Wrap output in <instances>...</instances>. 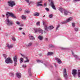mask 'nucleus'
Instances as JSON below:
<instances>
[{
  "label": "nucleus",
  "instance_id": "46",
  "mask_svg": "<svg viewBox=\"0 0 80 80\" xmlns=\"http://www.w3.org/2000/svg\"><path fill=\"white\" fill-rule=\"evenodd\" d=\"M43 25H44L45 23V22H43Z\"/></svg>",
  "mask_w": 80,
  "mask_h": 80
},
{
  "label": "nucleus",
  "instance_id": "19",
  "mask_svg": "<svg viewBox=\"0 0 80 80\" xmlns=\"http://www.w3.org/2000/svg\"><path fill=\"white\" fill-rule=\"evenodd\" d=\"M30 40H35V38H34V37L33 36H30Z\"/></svg>",
  "mask_w": 80,
  "mask_h": 80
},
{
  "label": "nucleus",
  "instance_id": "42",
  "mask_svg": "<svg viewBox=\"0 0 80 80\" xmlns=\"http://www.w3.org/2000/svg\"><path fill=\"white\" fill-rule=\"evenodd\" d=\"M74 57H76V58H77V57H78V56H77V55H74Z\"/></svg>",
  "mask_w": 80,
  "mask_h": 80
},
{
  "label": "nucleus",
  "instance_id": "22",
  "mask_svg": "<svg viewBox=\"0 0 80 80\" xmlns=\"http://www.w3.org/2000/svg\"><path fill=\"white\" fill-rule=\"evenodd\" d=\"M54 28L53 27V26H49L48 28V29H49V30H52V28Z\"/></svg>",
  "mask_w": 80,
  "mask_h": 80
},
{
  "label": "nucleus",
  "instance_id": "44",
  "mask_svg": "<svg viewBox=\"0 0 80 80\" xmlns=\"http://www.w3.org/2000/svg\"><path fill=\"white\" fill-rule=\"evenodd\" d=\"M53 47V46L52 45H50L49 47Z\"/></svg>",
  "mask_w": 80,
  "mask_h": 80
},
{
  "label": "nucleus",
  "instance_id": "6",
  "mask_svg": "<svg viewBox=\"0 0 80 80\" xmlns=\"http://www.w3.org/2000/svg\"><path fill=\"white\" fill-rule=\"evenodd\" d=\"M63 76L64 77L65 79L67 78V70L65 68L64 69L63 71Z\"/></svg>",
  "mask_w": 80,
  "mask_h": 80
},
{
  "label": "nucleus",
  "instance_id": "21",
  "mask_svg": "<svg viewBox=\"0 0 80 80\" xmlns=\"http://www.w3.org/2000/svg\"><path fill=\"white\" fill-rule=\"evenodd\" d=\"M59 10L61 13H63V9L62 8H59Z\"/></svg>",
  "mask_w": 80,
  "mask_h": 80
},
{
  "label": "nucleus",
  "instance_id": "12",
  "mask_svg": "<svg viewBox=\"0 0 80 80\" xmlns=\"http://www.w3.org/2000/svg\"><path fill=\"white\" fill-rule=\"evenodd\" d=\"M56 60H57V62L58 63H59V64L60 63H62V61H61L60 59H59L57 58H56Z\"/></svg>",
  "mask_w": 80,
  "mask_h": 80
},
{
  "label": "nucleus",
  "instance_id": "54",
  "mask_svg": "<svg viewBox=\"0 0 80 80\" xmlns=\"http://www.w3.org/2000/svg\"><path fill=\"white\" fill-rule=\"evenodd\" d=\"M45 17V15H44L43 16V17L44 18V17Z\"/></svg>",
  "mask_w": 80,
  "mask_h": 80
},
{
  "label": "nucleus",
  "instance_id": "4",
  "mask_svg": "<svg viewBox=\"0 0 80 80\" xmlns=\"http://www.w3.org/2000/svg\"><path fill=\"white\" fill-rule=\"evenodd\" d=\"M34 30L35 31V33H37V32H39V33H40L43 34V30L42 29H39L37 28H34Z\"/></svg>",
  "mask_w": 80,
  "mask_h": 80
},
{
  "label": "nucleus",
  "instance_id": "38",
  "mask_svg": "<svg viewBox=\"0 0 80 80\" xmlns=\"http://www.w3.org/2000/svg\"><path fill=\"white\" fill-rule=\"evenodd\" d=\"M45 10H46L47 11H49V9L47 8H45Z\"/></svg>",
  "mask_w": 80,
  "mask_h": 80
},
{
  "label": "nucleus",
  "instance_id": "31",
  "mask_svg": "<svg viewBox=\"0 0 80 80\" xmlns=\"http://www.w3.org/2000/svg\"><path fill=\"white\" fill-rule=\"evenodd\" d=\"M3 57H4V58L6 59L7 58V55H6V54H3Z\"/></svg>",
  "mask_w": 80,
  "mask_h": 80
},
{
  "label": "nucleus",
  "instance_id": "26",
  "mask_svg": "<svg viewBox=\"0 0 80 80\" xmlns=\"http://www.w3.org/2000/svg\"><path fill=\"white\" fill-rule=\"evenodd\" d=\"M20 63H22L23 62V58H20Z\"/></svg>",
  "mask_w": 80,
  "mask_h": 80
},
{
  "label": "nucleus",
  "instance_id": "35",
  "mask_svg": "<svg viewBox=\"0 0 80 80\" xmlns=\"http://www.w3.org/2000/svg\"><path fill=\"white\" fill-rule=\"evenodd\" d=\"M12 40H13V41H15L16 40V39H15V38H12Z\"/></svg>",
  "mask_w": 80,
  "mask_h": 80
},
{
  "label": "nucleus",
  "instance_id": "1",
  "mask_svg": "<svg viewBox=\"0 0 80 80\" xmlns=\"http://www.w3.org/2000/svg\"><path fill=\"white\" fill-rule=\"evenodd\" d=\"M6 16L7 18H8L10 16L12 17V18H16V17L13 15V14L12 13H10L9 12H7L6 13Z\"/></svg>",
  "mask_w": 80,
  "mask_h": 80
},
{
  "label": "nucleus",
  "instance_id": "28",
  "mask_svg": "<svg viewBox=\"0 0 80 80\" xmlns=\"http://www.w3.org/2000/svg\"><path fill=\"white\" fill-rule=\"evenodd\" d=\"M22 18L23 20H25V19H26V17L24 15L22 16Z\"/></svg>",
  "mask_w": 80,
  "mask_h": 80
},
{
  "label": "nucleus",
  "instance_id": "56",
  "mask_svg": "<svg viewBox=\"0 0 80 80\" xmlns=\"http://www.w3.org/2000/svg\"><path fill=\"white\" fill-rule=\"evenodd\" d=\"M70 13H71V14H72V12H69Z\"/></svg>",
  "mask_w": 80,
  "mask_h": 80
},
{
  "label": "nucleus",
  "instance_id": "32",
  "mask_svg": "<svg viewBox=\"0 0 80 80\" xmlns=\"http://www.w3.org/2000/svg\"><path fill=\"white\" fill-rule=\"evenodd\" d=\"M25 13H30V11L28 10L27 11H25Z\"/></svg>",
  "mask_w": 80,
  "mask_h": 80
},
{
  "label": "nucleus",
  "instance_id": "9",
  "mask_svg": "<svg viewBox=\"0 0 80 80\" xmlns=\"http://www.w3.org/2000/svg\"><path fill=\"white\" fill-rule=\"evenodd\" d=\"M50 4L53 9H54V10H57L55 8V5H54V2H53V1H51Z\"/></svg>",
  "mask_w": 80,
  "mask_h": 80
},
{
  "label": "nucleus",
  "instance_id": "20",
  "mask_svg": "<svg viewBox=\"0 0 80 80\" xmlns=\"http://www.w3.org/2000/svg\"><path fill=\"white\" fill-rule=\"evenodd\" d=\"M48 28L47 27V25H44V29L46 30V31H48Z\"/></svg>",
  "mask_w": 80,
  "mask_h": 80
},
{
  "label": "nucleus",
  "instance_id": "59",
  "mask_svg": "<svg viewBox=\"0 0 80 80\" xmlns=\"http://www.w3.org/2000/svg\"><path fill=\"white\" fill-rule=\"evenodd\" d=\"M21 55H22V56H23V55H22V54H21Z\"/></svg>",
  "mask_w": 80,
  "mask_h": 80
},
{
  "label": "nucleus",
  "instance_id": "3",
  "mask_svg": "<svg viewBox=\"0 0 80 80\" xmlns=\"http://www.w3.org/2000/svg\"><path fill=\"white\" fill-rule=\"evenodd\" d=\"M5 62L7 64L8 63H12L13 61L12 60V59L10 58H8L6 59L5 60Z\"/></svg>",
  "mask_w": 80,
  "mask_h": 80
},
{
  "label": "nucleus",
  "instance_id": "39",
  "mask_svg": "<svg viewBox=\"0 0 80 80\" xmlns=\"http://www.w3.org/2000/svg\"><path fill=\"white\" fill-rule=\"evenodd\" d=\"M80 0H73V2H78V1H80Z\"/></svg>",
  "mask_w": 80,
  "mask_h": 80
},
{
  "label": "nucleus",
  "instance_id": "51",
  "mask_svg": "<svg viewBox=\"0 0 80 80\" xmlns=\"http://www.w3.org/2000/svg\"><path fill=\"white\" fill-rule=\"evenodd\" d=\"M61 80V79L60 78L58 79V80Z\"/></svg>",
  "mask_w": 80,
  "mask_h": 80
},
{
  "label": "nucleus",
  "instance_id": "18",
  "mask_svg": "<svg viewBox=\"0 0 80 80\" xmlns=\"http://www.w3.org/2000/svg\"><path fill=\"white\" fill-rule=\"evenodd\" d=\"M38 38L40 39V40H43V36L39 35L38 37Z\"/></svg>",
  "mask_w": 80,
  "mask_h": 80
},
{
  "label": "nucleus",
  "instance_id": "11",
  "mask_svg": "<svg viewBox=\"0 0 80 80\" xmlns=\"http://www.w3.org/2000/svg\"><path fill=\"white\" fill-rule=\"evenodd\" d=\"M64 13L65 15H68V12L67 10L64 9Z\"/></svg>",
  "mask_w": 80,
  "mask_h": 80
},
{
  "label": "nucleus",
  "instance_id": "24",
  "mask_svg": "<svg viewBox=\"0 0 80 80\" xmlns=\"http://www.w3.org/2000/svg\"><path fill=\"white\" fill-rule=\"evenodd\" d=\"M40 21H38L36 23V25H37V26H40Z\"/></svg>",
  "mask_w": 80,
  "mask_h": 80
},
{
  "label": "nucleus",
  "instance_id": "16",
  "mask_svg": "<svg viewBox=\"0 0 80 80\" xmlns=\"http://www.w3.org/2000/svg\"><path fill=\"white\" fill-rule=\"evenodd\" d=\"M33 43L32 42L28 43V44L26 45L27 47H31Z\"/></svg>",
  "mask_w": 80,
  "mask_h": 80
},
{
  "label": "nucleus",
  "instance_id": "15",
  "mask_svg": "<svg viewBox=\"0 0 80 80\" xmlns=\"http://www.w3.org/2000/svg\"><path fill=\"white\" fill-rule=\"evenodd\" d=\"M16 76L18 78H20L21 77V74L17 73H16Z\"/></svg>",
  "mask_w": 80,
  "mask_h": 80
},
{
  "label": "nucleus",
  "instance_id": "47",
  "mask_svg": "<svg viewBox=\"0 0 80 80\" xmlns=\"http://www.w3.org/2000/svg\"><path fill=\"white\" fill-rule=\"evenodd\" d=\"M19 30H22V28H19Z\"/></svg>",
  "mask_w": 80,
  "mask_h": 80
},
{
  "label": "nucleus",
  "instance_id": "33",
  "mask_svg": "<svg viewBox=\"0 0 80 80\" xmlns=\"http://www.w3.org/2000/svg\"><path fill=\"white\" fill-rule=\"evenodd\" d=\"M60 27V25L58 24L57 25V27L56 28V30H58V28Z\"/></svg>",
  "mask_w": 80,
  "mask_h": 80
},
{
  "label": "nucleus",
  "instance_id": "7",
  "mask_svg": "<svg viewBox=\"0 0 80 80\" xmlns=\"http://www.w3.org/2000/svg\"><path fill=\"white\" fill-rule=\"evenodd\" d=\"M7 20L8 22L7 24L8 25H12L13 24V22L12 21L8 19H7Z\"/></svg>",
  "mask_w": 80,
  "mask_h": 80
},
{
  "label": "nucleus",
  "instance_id": "49",
  "mask_svg": "<svg viewBox=\"0 0 80 80\" xmlns=\"http://www.w3.org/2000/svg\"><path fill=\"white\" fill-rule=\"evenodd\" d=\"M44 5L45 6H46V3H44Z\"/></svg>",
  "mask_w": 80,
  "mask_h": 80
},
{
  "label": "nucleus",
  "instance_id": "10",
  "mask_svg": "<svg viewBox=\"0 0 80 80\" xmlns=\"http://www.w3.org/2000/svg\"><path fill=\"white\" fill-rule=\"evenodd\" d=\"M77 70H75L74 69H73L72 70V74L73 76V77H75V76L76 75H77Z\"/></svg>",
  "mask_w": 80,
  "mask_h": 80
},
{
  "label": "nucleus",
  "instance_id": "61",
  "mask_svg": "<svg viewBox=\"0 0 80 80\" xmlns=\"http://www.w3.org/2000/svg\"><path fill=\"white\" fill-rule=\"evenodd\" d=\"M0 30H1V29H0Z\"/></svg>",
  "mask_w": 80,
  "mask_h": 80
},
{
  "label": "nucleus",
  "instance_id": "27",
  "mask_svg": "<svg viewBox=\"0 0 80 80\" xmlns=\"http://www.w3.org/2000/svg\"><path fill=\"white\" fill-rule=\"evenodd\" d=\"M53 53L52 52H49L48 53V55H53Z\"/></svg>",
  "mask_w": 80,
  "mask_h": 80
},
{
  "label": "nucleus",
  "instance_id": "30",
  "mask_svg": "<svg viewBox=\"0 0 80 80\" xmlns=\"http://www.w3.org/2000/svg\"><path fill=\"white\" fill-rule=\"evenodd\" d=\"M37 62H41V63H43V61L41 60H37Z\"/></svg>",
  "mask_w": 80,
  "mask_h": 80
},
{
  "label": "nucleus",
  "instance_id": "53",
  "mask_svg": "<svg viewBox=\"0 0 80 80\" xmlns=\"http://www.w3.org/2000/svg\"><path fill=\"white\" fill-rule=\"evenodd\" d=\"M2 17H5V15H2Z\"/></svg>",
  "mask_w": 80,
  "mask_h": 80
},
{
  "label": "nucleus",
  "instance_id": "5",
  "mask_svg": "<svg viewBox=\"0 0 80 80\" xmlns=\"http://www.w3.org/2000/svg\"><path fill=\"white\" fill-rule=\"evenodd\" d=\"M73 20V18L72 17H70L68 18V19L66 21V22H62V24H64L67 23V22H69L70 21H72Z\"/></svg>",
  "mask_w": 80,
  "mask_h": 80
},
{
  "label": "nucleus",
  "instance_id": "55",
  "mask_svg": "<svg viewBox=\"0 0 80 80\" xmlns=\"http://www.w3.org/2000/svg\"><path fill=\"white\" fill-rule=\"evenodd\" d=\"M72 55H74V53H73V52H72Z\"/></svg>",
  "mask_w": 80,
  "mask_h": 80
},
{
  "label": "nucleus",
  "instance_id": "50",
  "mask_svg": "<svg viewBox=\"0 0 80 80\" xmlns=\"http://www.w3.org/2000/svg\"><path fill=\"white\" fill-rule=\"evenodd\" d=\"M12 75V76H13V73H11Z\"/></svg>",
  "mask_w": 80,
  "mask_h": 80
},
{
  "label": "nucleus",
  "instance_id": "41",
  "mask_svg": "<svg viewBox=\"0 0 80 80\" xmlns=\"http://www.w3.org/2000/svg\"><path fill=\"white\" fill-rule=\"evenodd\" d=\"M75 31H76V32H77V31H78V29L77 28H75Z\"/></svg>",
  "mask_w": 80,
  "mask_h": 80
},
{
  "label": "nucleus",
  "instance_id": "48",
  "mask_svg": "<svg viewBox=\"0 0 80 80\" xmlns=\"http://www.w3.org/2000/svg\"><path fill=\"white\" fill-rule=\"evenodd\" d=\"M45 40H48V38H46V39H45Z\"/></svg>",
  "mask_w": 80,
  "mask_h": 80
},
{
  "label": "nucleus",
  "instance_id": "37",
  "mask_svg": "<svg viewBox=\"0 0 80 80\" xmlns=\"http://www.w3.org/2000/svg\"><path fill=\"white\" fill-rule=\"evenodd\" d=\"M75 23H72V27H75Z\"/></svg>",
  "mask_w": 80,
  "mask_h": 80
},
{
  "label": "nucleus",
  "instance_id": "45",
  "mask_svg": "<svg viewBox=\"0 0 80 80\" xmlns=\"http://www.w3.org/2000/svg\"><path fill=\"white\" fill-rule=\"evenodd\" d=\"M23 35H25V33L24 32H22Z\"/></svg>",
  "mask_w": 80,
  "mask_h": 80
},
{
  "label": "nucleus",
  "instance_id": "29",
  "mask_svg": "<svg viewBox=\"0 0 80 80\" xmlns=\"http://www.w3.org/2000/svg\"><path fill=\"white\" fill-rule=\"evenodd\" d=\"M39 13L36 12L35 14L34 15V16H39Z\"/></svg>",
  "mask_w": 80,
  "mask_h": 80
},
{
  "label": "nucleus",
  "instance_id": "2",
  "mask_svg": "<svg viewBox=\"0 0 80 80\" xmlns=\"http://www.w3.org/2000/svg\"><path fill=\"white\" fill-rule=\"evenodd\" d=\"M8 6L11 7H13L15 5V2L14 1H10L8 2Z\"/></svg>",
  "mask_w": 80,
  "mask_h": 80
},
{
  "label": "nucleus",
  "instance_id": "58",
  "mask_svg": "<svg viewBox=\"0 0 80 80\" xmlns=\"http://www.w3.org/2000/svg\"><path fill=\"white\" fill-rule=\"evenodd\" d=\"M21 55H22V56H23V55H22V54H21Z\"/></svg>",
  "mask_w": 80,
  "mask_h": 80
},
{
  "label": "nucleus",
  "instance_id": "34",
  "mask_svg": "<svg viewBox=\"0 0 80 80\" xmlns=\"http://www.w3.org/2000/svg\"><path fill=\"white\" fill-rule=\"evenodd\" d=\"M22 67H23V68H25V67H27V65H26V64L22 65Z\"/></svg>",
  "mask_w": 80,
  "mask_h": 80
},
{
  "label": "nucleus",
  "instance_id": "36",
  "mask_svg": "<svg viewBox=\"0 0 80 80\" xmlns=\"http://www.w3.org/2000/svg\"><path fill=\"white\" fill-rule=\"evenodd\" d=\"M53 17V15L52 14H51L49 15V18H52V17Z\"/></svg>",
  "mask_w": 80,
  "mask_h": 80
},
{
  "label": "nucleus",
  "instance_id": "52",
  "mask_svg": "<svg viewBox=\"0 0 80 80\" xmlns=\"http://www.w3.org/2000/svg\"><path fill=\"white\" fill-rule=\"evenodd\" d=\"M19 10H20V11H21V10H22V9L20 8V9H19Z\"/></svg>",
  "mask_w": 80,
  "mask_h": 80
},
{
  "label": "nucleus",
  "instance_id": "17",
  "mask_svg": "<svg viewBox=\"0 0 80 80\" xmlns=\"http://www.w3.org/2000/svg\"><path fill=\"white\" fill-rule=\"evenodd\" d=\"M7 46L8 47V48H13V45L12 44L9 45V44H7Z\"/></svg>",
  "mask_w": 80,
  "mask_h": 80
},
{
  "label": "nucleus",
  "instance_id": "13",
  "mask_svg": "<svg viewBox=\"0 0 80 80\" xmlns=\"http://www.w3.org/2000/svg\"><path fill=\"white\" fill-rule=\"evenodd\" d=\"M42 1H40V2H37V6L39 7V6H42V4L40 3H42Z\"/></svg>",
  "mask_w": 80,
  "mask_h": 80
},
{
  "label": "nucleus",
  "instance_id": "40",
  "mask_svg": "<svg viewBox=\"0 0 80 80\" xmlns=\"http://www.w3.org/2000/svg\"><path fill=\"white\" fill-rule=\"evenodd\" d=\"M16 23L17 25H20V23L18 22H17Z\"/></svg>",
  "mask_w": 80,
  "mask_h": 80
},
{
  "label": "nucleus",
  "instance_id": "8",
  "mask_svg": "<svg viewBox=\"0 0 80 80\" xmlns=\"http://www.w3.org/2000/svg\"><path fill=\"white\" fill-rule=\"evenodd\" d=\"M14 66H16L17 65V56H15L13 58Z\"/></svg>",
  "mask_w": 80,
  "mask_h": 80
},
{
  "label": "nucleus",
  "instance_id": "25",
  "mask_svg": "<svg viewBox=\"0 0 80 80\" xmlns=\"http://www.w3.org/2000/svg\"><path fill=\"white\" fill-rule=\"evenodd\" d=\"M26 61H24V62H28V63L29 62V61H30V60H29V59H28V58H26Z\"/></svg>",
  "mask_w": 80,
  "mask_h": 80
},
{
  "label": "nucleus",
  "instance_id": "60",
  "mask_svg": "<svg viewBox=\"0 0 80 80\" xmlns=\"http://www.w3.org/2000/svg\"><path fill=\"white\" fill-rule=\"evenodd\" d=\"M30 5V3L29 4V5Z\"/></svg>",
  "mask_w": 80,
  "mask_h": 80
},
{
  "label": "nucleus",
  "instance_id": "23",
  "mask_svg": "<svg viewBox=\"0 0 80 80\" xmlns=\"http://www.w3.org/2000/svg\"><path fill=\"white\" fill-rule=\"evenodd\" d=\"M78 75L79 77H80V70H79L78 71Z\"/></svg>",
  "mask_w": 80,
  "mask_h": 80
},
{
  "label": "nucleus",
  "instance_id": "57",
  "mask_svg": "<svg viewBox=\"0 0 80 80\" xmlns=\"http://www.w3.org/2000/svg\"><path fill=\"white\" fill-rule=\"evenodd\" d=\"M48 0V2H50V0Z\"/></svg>",
  "mask_w": 80,
  "mask_h": 80
},
{
  "label": "nucleus",
  "instance_id": "43",
  "mask_svg": "<svg viewBox=\"0 0 80 80\" xmlns=\"http://www.w3.org/2000/svg\"><path fill=\"white\" fill-rule=\"evenodd\" d=\"M26 1L27 3H29V0H26Z\"/></svg>",
  "mask_w": 80,
  "mask_h": 80
},
{
  "label": "nucleus",
  "instance_id": "14",
  "mask_svg": "<svg viewBox=\"0 0 80 80\" xmlns=\"http://www.w3.org/2000/svg\"><path fill=\"white\" fill-rule=\"evenodd\" d=\"M31 68H29L28 69V72L29 75V76H30V77H31L32 75V73L31 72Z\"/></svg>",
  "mask_w": 80,
  "mask_h": 80
}]
</instances>
